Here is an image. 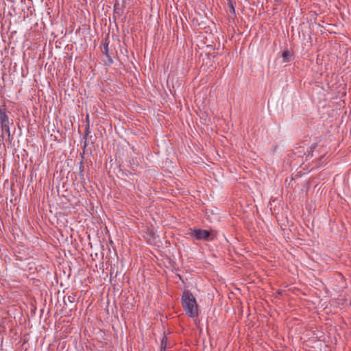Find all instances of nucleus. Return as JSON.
I'll return each mask as SVG.
<instances>
[{"instance_id": "1", "label": "nucleus", "mask_w": 351, "mask_h": 351, "mask_svg": "<svg viewBox=\"0 0 351 351\" xmlns=\"http://www.w3.org/2000/svg\"><path fill=\"white\" fill-rule=\"evenodd\" d=\"M182 303L186 314L192 318L198 316V307L195 297L188 291L183 292Z\"/></svg>"}, {"instance_id": "2", "label": "nucleus", "mask_w": 351, "mask_h": 351, "mask_svg": "<svg viewBox=\"0 0 351 351\" xmlns=\"http://www.w3.org/2000/svg\"><path fill=\"white\" fill-rule=\"evenodd\" d=\"M192 235L197 240H206L209 237L210 232L206 230L197 229L193 231Z\"/></svg>"}, {"instance_id": "3", "label": "nucleus", "mask_w": 351, "mask_h": 351, "mask_svg": "<svg viewBox=\"0 0 351 351\" xmlns=\"http://www.w3.org/2000/svg\"><path fill=\"white\" fill-rule=\"evenodd\" d=\"M0 121L2 129L5 130L10 135L9 119L5 112L0 110Z\"/></svg>"}, {"instance_id": "4", "label": "nucleus", "mask_w": 351, "mask_h": 351, "mask_svg": "<svg viewBox=\"0 0 351 351\" xmlns=\"http://www.w3.org/2000/svg\"><path fill=\"white\" fill-rule=\"evenodd\" d=\"M291 54L289 51H285L282 53V58H283L284 62H288L290 60V58H291Z\"/></svg>"}, {"instance_id": "5", "label": "nucleus", "mask_w": 351, "mask_h": 351, "mask_svg": "<svg viewBox=\"0 0 351 351\" xmlns=\"http://www.w3.org/2000/svg\"><path fill=\"white\" fill-rule=\"evenodd\" d=\"M108 61H109V62H112V59H111V58L108 57Z\"/></svg>"}, {"instance_id": "6", "label": "nucleus", "mask_w": 351, "mask_h": 351, "mask_svg": "<svg viewBox=\"0 0 351 351\" xmlns=\"http://www.w3.org/2000/svg\"><path fill=\"white\" fill-rule=\"evenodd\" d=\"M105 49L107 51V49H108V45H107V46H106Z\"/></svg>"}]
</instances>
